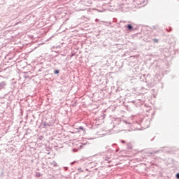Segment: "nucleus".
<instances>
[{
  "label": "nucleus",
  "mask_w": 179,
  "mask_h": 179,
  "mask_svg": "<svg viewBox=\"0 0 179 179\" xmlns=\"http://www.w3.org/2000/svg\"><path fill=\"white\" fill-rule=\"evenodd\" d=\"M53 73H54L55 75H58V73H59V70L55 69V70L54 71Z\"/></svg>",
  "instance_id": "0eeeda50"
},
{
  "label": "nucleus",
  "mask_w": 179,
  "mask_h": 179,
  "mask_svg": "<svg viewBox=\"0 0 179 179\" xmlns=\"http://www.w3.org/2000/svg\"><path fill=\"white\" fill-rule=\"evenodd\" d=\"M108 162L110 163V162H111V161H108Z\"/></svg>",
  "instance_id": "5701e85b"
},
{
  "label": "nucleus",
  "mask_w": 179,
  "mask_h": 179,
  "mask_svg": "<svg viewBox=\"0 0 179 179\" xmlns=\"http://www.w3.org/2000/svg\"><path fill=\"white\" fill-rule=\"evenodd\" d=\"M3 174H4L3 171H2V172L1 173V174H0V177H2V176H3Z\"/></svg>",
  "instance_id": "4468645a"
},
{
  "label": "nucleus",
  "mask_w": 179,
  "mask_h": 179,
  "mask_svg": "<svg viewBox=\"0 0 179 179\" xmlns=\"http://www.w3.org/2000/svg\"><path fill=\"white\" fill-rule=\"evenodd\" d=\"M36 48H37V47H35V48H34V50H36Z\"/></svg>",
  "instance_id": "412c9836"
},
{
  "label": "nucleus",
  "mask_w": 179,
  "mask_h": 179,
  "mask_svg": "<svg viewBox=\"0 0 179 179\" xmlns=\"http://www.w3.org/2000/svg\"><path fill=\"white\" fill-rule=\"evenodd\" d=\"M131 103H132L133 104H135V103H136V101H131Z\"/></svg>",
  "instance_id": "2eb2a0df"
},
{
  "label": "nucleus",
  "mask_w": 179,
  "mask_h": 179,
  "mask_svg": "<svg viewBox=\"0 0 179 179\" xmlns=\"http://www.w3.org/2000/svg\"><path fill=\"white\" fill-rule=\"evenodd\" d=\"M121 143H125V141L121 140Z\"/></svg>",
  "instance_id": "f3484780"
},
{
  "label": "nucleus",
  "mask_w": 179,
  "mask_h": 179,
  "mask_svg": "<svg viewBox=\"0 0 179 179\" xmlns=\"http://www.w3.org/2000/svg\"><path fill=\"white\" fill-rule=\"evenodd\" d=\"M113 124H115L113 125V127L115 128V125H120L121 124V120L120 119H117L116 120H115V122H113Z\"/></svg>",
  "instance_id": "7ed1b4c3"
},
{
  "label": "nucleus",
  "mask_w": 179,
  "mask_h": 179,
  "mask_svg": "<svg viewBox=\"0 0 179 179\" xmlns=\"http://www.w3.org/2000/svg\"><path fill=\"white\" fill-rule=\"evenodd\" d=\"M78 170H80V171L82 170V168L78 169Z\"/></svg>",
  "instance_id": "aec40b11"
},
{
  "label": "nucleus",
  "mask_w": 179,
  "mask_h": 179,
  "mask_svg": "<svg viewBox=\"0 0 179 179\" xmlns=\"http://www.w3.org/2000/svg\"><path fill=\"white\" fill-rule=\"evenodd\" d=\"M126 27L129 29V30H132V25L131 24H127L126 26Z\"/></svg>",
  "instance_id": "423d86ee"
},
{
  "label": "nucleus",
  "mask_w": 179,
  "mask_h": 179,
  "mask_svg": "<svg viewBox=\"0 0 179 179\" xmlns=\"http://www.w3.org/2000/svg\"><path fill=\"white\" fill-rule=\"evenodd\" d=\"M42 125H43V127H45V126H46V125H48V124H47V123L44 122V123H42Z\"/></svg>",
  "instance_id": "ddd939ff"
},
{
  "label": "nucleus",
  "mask_w": 179,
  "mask_h": 179,
  "mask_svg": "<svg viewBox=\"0 0 179 179\" xmlns=\"http://www.w3.org/2000/svg\"><path fill=\"white\" fill-rule=\"evenodd\" d=\"M129 149H131V148H129Z\"/></svg>",
  "instance_id": "b1692460"
},
{
  "label": "nucleus",
  "mask_w": 179,
  "mask_h": 179,
  "mask_svg": "<svg viewBox=\"0 0 179 179\" xmlns=\"http://www.w3.org/2000/svg\"><path fill=\"white\" fill-rule=\"evenodd\" d=\"M75 163H76V161H74V162H71V166H73V164H75Z\"/></svg>",
  "instance_id": "f8f14e48"
},
{
  "label": "nucleus",
  "mask_w": 179,
  "mask_h": 179,
  "mask_svg": "<svg viewBox=\"0 0 179 179\" xmlns=\"http://www.w3.org/2000/svg\"><path fill=\"white\" fill-rule=\"evenodd\" d=\"M59 50H61V46H52L51 50L52 52H59Z\"/></svg>",
  "instance_id": "f03ea898"
},
{
  "label": "nucleus",
  "mask_w": 179,
  "mask_h": 179,
  "mask_svg": "<svg viewBox=\"0 0 179 179\" xmlns=\"http://www.w3.org/2000/svg\"><path fill=\"white\" fill-rule=\"evenodd\" d=\"M176 178L179 179V172L176 174Z\"/></svg>",
  "instance_id": "9b49d317"
},
{
  "label": "nucleus",
  "mask_w": 179,
  "mask_h": 179,
  "mask_svg": "<svg viewBox=\"0 0 179 179\" xmlns=\"http://www.w3.org/2000/svg\"><path fill=\"white\" fill-rule=\"evenodd\" d=\"M104 160L107 161V160H110V159H111V155H105L103 157Z\"/></svg>",
  "instance_id": "20e7f679"
},
{
  "label": "nucleus",
  "mask_w": 179,
  "mask_h": 179,
  "mask_svg": "<svg viewBox=\"0 0 179 179\" xmlns=\"http://www.w3.org/2000/svg\"><path fill=\"white\" fill-rule=\"evenodd\" d=\"M78 129H81V131H85V128H83V127L82 126L79 127Z\"/></svg>",
  "instance_id": "9d476101"
},
{
  "label": "nucleus",
  "mask_w": 179,
  "mask_h": 179,
  "mask_svg": "<svg viewBox=\"0 0 179 179\" xmlns=\"http://www.w3.org/2000/svg\"><path fill=\"white\" fill-rule=\"evenodd\" d=\"M115 152H120V148L117 149Z\"/></svg>",
  "instance_id": "a211bd4d"
},
{
  "label": "nucleus",
  "mask_w": 179,
  "mask_h": 179,
  "mask_svg": "<svg viewBox=\"0 0 179 179\" xmlns=\"http://www.w3.org/2000/svg\"><path fill=\"white\" fill-rule=\"evenodd\" d=\"M6 86H8V83L6 81H1L0 83V90L6 89Z\"/></svg>",
  "instance_id": "f257e3e1"
},
{
  "label": "nucleus",
  "mask_w": 179,
  "mask_h": 179,
  "mask_svg": "<svg viewBox=\"0 0 179 179\" xmlns=\"http://www.w3.org/2000/svg\"><path fill=\"white\" fill-rule=\"evenodd\" d=\"M52 164H53V166H54L55 167H57V166H58V164H57V162H56L55 161H53L52 163Z\"/></svg>",
  "instance_id": "6e6552de"
},
{
  "label": "nucleus",
  "mask_w": 179,
  "mask_h": 179,
  "mask_svg": "<svg viewBox=\"0 0 179 179\" xmlns=\"http://www.w3.org/2000/svg\"><path fill=\"white\" fill-rule=\"evenodd\" d=\"M65 169V170H68V168H64Z\"/></svg>",
  "instance_id": "4be33fe9"
},
{
  "label": "nucleus",
  "mask_w": 179,
  "mask_h": 179,
  "mask_svg": "<svg viewBox=\"0 0 179 179\" xmlns=\"http://www.w3.org/2000/svg\"><path fill=\"white\" fill-rule=\"evenodd\" d=\"M124 124H126V125H128V124H129L127 121H124Z\"/></svg>",
  "instance_id": "dca6fc26"
},
{
  "label": "nucleus",
  "mask_w": 179,
  "mask_h": 179,
  "mask_svg": "<svg viewBox=\"0 0 179 179\" xmlns=\"http://www.w3.org/2000/svg\"><path fill=\"white\" fill-rule=\"evenodd\" d=\"M155 153H159V150L155 151Z\"/></svg>",
  "instance_id": "6ab92c4d"
},
{
  "label": "nucleus",
  "mask_w": 179,
  "mask_h": 179,
  "mask_svg": "<svg viewBox=\"0 0 179 179\" xmlns=\"http://www.w3.org/2000/svg\"><path fill=\"white\" fill-rule=\"evenodd\" d=\"M40 177H41V173L40 172H36V178H38Z\"/></svg>",
  "instance_id": "39448f33"
},
{
  "label": "nucleus",
  "mask_w": 179,
  "mask_h": 179,
  "mask_svg": "<svg viewBox=\"0 0 179 179\" xmlns=\"http://www.w3.org/2000/svg\"><path fill=\"white\" fill-rule=\"evenodd\" d=\"M24 77L25 78V79L30 78L29 76H27V73H24Z\"/></svg>",
  "instance_id": "1a4fd4ad"
}]
</instances>
